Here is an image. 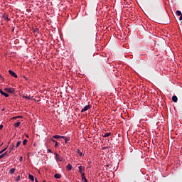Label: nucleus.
I'll return each instance as SVG.
<instances>
[{
	"label": "nucleus",
	"mask_w": 182,
	"mask_h": 182,
	"mask_svg": "<svg viewBox=\"0 0 182 182\" xmlns=\"http://www.w3.org/2000/svg\"><path fill=\"white\" fill-rule=\"evenodd\" d=\"M136 3L138 4L139 6H140V8H146V3H144V1H136Z\"/></svg>",
	"instance_id": "1"
},
{
	"label": "nucleus",
	"mask_w": 182,
	"mask_h": 182,
	"mask_svg": "<svg viewBox=\"0 0 182 182\" xmlns=\"http://www.w3.org/2000/svg\"><path fill=\"white\" fill-rule=\"evenodd\" d=\"M55 160H57V161H63V158H62V156H60L59 154H58V153H55Z\"/></svg>",
	"instance_id": "2"
},
{
	"label": "nucleus",
	"mask_w": 182,
	"mask_h": 182,
	"mask_svg": "<svg viewBox=\"0 0 182 182\" xmlns=\"http://www.w3.org/2000/svg\"><path fill=\"white\" fill-rule=\"evenodd\" d=\"M4 90L7 93H14V92H15V90L12 87L5 88Z\"/></svg>",
	"instance_id": "3"
},
{
	"label": "nucleus",
	"mask_w": 182,
	"mask_h": 182,
	"mask_svg": "<svg viewBox=\"0 0 182 182\" xmlns=\"http://www.w3.org/2000/svg\"><path fill=\"white\" fill-rule=\"evenodd\" d=\"M90 107H92V106L90 105H86L85 107H84L82 110L81 112L83 113L85 112H87V110H89V109H90Z\"/></svg>",
	"instance_id": "4"
},
{
	"label": "nucleus",
	"mask_w": 182,
	"mask_h": 182,
	"mask_svg": "<svg viewBox=\"0 0 182 182\" xmlns=\"http://www.w3.org/2000/svg\"><path fill=\"white\" fill-rule=\"evenodd\" d=\"M9 75H11V76H12L13 77H15V78L18 77V75H16V73H15V72L11 70H9Z\"/></svg>",
	"instance_id": "5"
},
{
	"label": "nucleus",
	"mask_w": 182,
	"mask_h": 182,
	"mask_svg": "<svg viewBox=\"0 0 182 182\" xmlns=\"http://www.w3.org/2000/svg\"><path fill=\"white\" fill-rule=\"evenodd\" d=\"M2 18L4 19V21H6V22H9V21H11V19L8 18V15L6 14H4Z\"/></svg>",
	"instance_id": "6"
},
{
	"label": "nucleus",
	"mask_w": 182,
	"mask_h": 182,
	"mask_svg": "<svg viewBox=\"0 0 182 182\" xmlns=\"http://www.w3.org/2000/svg\"><path fill=\"white\" fill-rule=\"evenodd\" d=\"M79 168V173H80V174H85V173H83V171L85 170V167H83L82 166H80L78 167Z\"/></svg>",
	"instance_id": "7"
},
{
	"label": "nucleus",
	"mask_w": 182,
	"mask_h": 182,
	"mask_svg": "<svg viewBox=\"0 0 182 182\" xmlns=\"http://www.w3.org/2000/svg\"><path fill=\"white\" fill-rule=\"evenodd\" d=\"M0 93L5 97H9V95L6 92H4V91H2V90H0Z\"/></svg>",
	"instance_id": "8"
},
{
	"label": "nucleus",
	"mask_w": 182,
	"mask_h": 182,
	"mask_svg": "<svg viewBox=\"0 0 182 182\" xmlns=\"http://www.w3.org/2000/svg\"><path fill=\"white\" fill-rule=\"evenodd\" d=\"M53 139H65V136L54 135V136H53Z\"/></svg>",
	"instance_id": "9"
},
{
	"label": "nucleus",
	"mask_w": 182,
	"mask_h": 182,
	"mask_svg": "<svg viewBox=\"0 0 182 182\" xmlns=\"http://www.w3.org/2000/svg\"><path fill=\"white\" fill-rule=\"evenodd\" d=\"M172 100H173V102H174V103H176L177 100H178V98L177 97V96L173 95L172 97Z\"/></svg>",
	"instance_id": "10"
},
{
	"label": "nucleus",
	"mask_w": 182,
	"mask_h": 182,
	"mask_svg": "<svg viewBox=\"0 0 182 182\" xmlns=\"http://www.w3.org/2000/svg\"><path fill=\"white\" fill-rule=\"evenodd\" d=\"M65 140V143H69L70 141V137H66L65 136V138H63Z\"/></svg>",
	"instance_id": "11"
},
{
	"label": "nucleus",
	"mask_w": 182,
	"mask_h": 182,
	"mask_svg": "<svg viewBox=\"0 0 182 182\" xmlns=\"http://www.w3.org/2000/svg\"><path fill=\"white\" fill-rule=\"evenodd\" d=\"M67 168H68V170L69 171H70V170H72V168H73L72 165H71L70 164H68L67 165Z\"/></svg>",
	"instance_id": "12"
},
{
	"label": "nucleus",
	"mask_w": 182,
	"mask_h": 182,
	"mask_svg": "<svg viewBox=\"0 0 182 182\" xmlns=\"http://www.w3.org/2000/svg\"><path fill=\"white\" fill-rule=\"evenodd\" d=\"M55 178H60L62 177V175L59 174V173H55L54 175Z\"/></svg>",
	"instance_id": "13"
},
{
	"label": "nucleus",
	"mask_w": 182,
	"mask_h": 182,
	"mask_svg": "<svg viewBox=\"0 0 182 182\" xmlns=\"http://www.w3.org/2000/svg\"><path fill=\"white\" fill-rule=\"evenodd\" d=\"M9 174H14L15 173V168H12L9 171Z\"/></svg>",
	"instance_id": "14"
},
{
	"label": "nucleus",
	"mask_w": 182,
	"mask_h": 182,
	"mask_svg": "<svg viewBox=\"0 0 182 182\" xmlns=\"http://www.w3.org/2000/svg\"><path fill=\"white\" fill-rule=\"evenodd\" d=\"M28 178L31 181H35V178H33V176L31 174L28 175Z\"/></svg>",
	"instance_id": "15"
},
{
	"label": "nucleus",
	"mask_w": 182,
	"mask_h": 182,
	"mask_svg": "<svg viewBox=\"0 0 182 182\" xmlns=\"http://www.w3.org/2000/svg\"><path fill=\"white\" fill-rule=\"evenodd\" d=\"M109 136H112V133L110 132H107L103 137L106 138V137H109Z\"/></svg>",
	"instance_id": "16"
},
{
	"label": "nucleus",
	"mask_w": 182,
	"mask_h": 182,
	"mask_svg": "<svg viewBox=\"0 0 182 182\" xmlns=\"http://www.w3.org/2000/svg\"><path fill=\"white\" fill-rule=\"evenodd\" d=\"M23 99H28L29 100H32V98L31 97V96H26V95H23Z\"/></svg>",
	"instance_id": "17"
},
{
	"label": "nucleus",
	"mask_w": 182,
	"mask_h": 182,
	"mask_svg": "<svg viewBox=\"0 0 182 182\" xmlns=\"http://www.w3.org/2000/svg\"><path fill=\"white\" fill-rule=\"evenodd\" d=\"M19 126H21V122H18L14 124V127H19Z\"/></svg>",
	"instance_id": "18"
},
{
	"label": "nucleus",
	"mask_w": 182,
	"mask_h": 182,
	"mask_svg": "<svg viewBox=\"0 0 182 182\" xmlns=\"http://www.w3.org/2000/svg\"><path fill=\"white\" fill-rule=\"evenodd\" d=\"M76 153H77V154H79L80 156H83V154H82V151H80V149H77Z\"/></svg>",
	"instance_id": "19"
},
{
	"label": "nucleus",
	"mask_w": 182,
	"mask_h": 182,
	"mask_svg": "<svg viewBox=\"0 0 182 182\" xmlns=\"http://www.w3.org/2000/svg\"><path fill=\"white\" fill-rule=\"evenodd\" d=\"M132 3L130 2V1H127V3H126V5H127V8H129V6H132V4H131Z\"/></svg>",
	"instance_id": "20"
},
{
	"label": "nucleus",
	"mask_w": 182,
	"mask_h": 182,
	"mask_svg": "<svg viewBox=\"0 0 182 182\" xmlns=\"http://www.w3.org/2000/svg\"><path fill=\"white\" fill-rule=\"evenodd\" d=\"M81 177H82V181H84L85 180H87L86 176H85V173H82V174L81 175Z\"/></svg>",
	"instance_id": "21"
},
{
	"label": "nucleus",
	"mask_w": 182,
	"mask_h": 182,
	"mask_svg": "<svg viewBox=\"0 0 182 182\" xmlns=\"http://www.w3.org/2000/svg\"><path fill=\"white\" fill-rule=\"evenodd\" d=\"M21 143H22V141H18L17 142L16 146V149H18V146H21Z\"/></svg>",
	"instance_id": "22"
},
{
	"label": "nucleus",
	"mask_w": 182,
	"mask_h": 182,
	"mask_svg": "<svg viewBox=\"0 0 182 182\" xmlns=\"http://www.w3.org/2000/svg\"><path fill=\"white\" fill-rule=\"evenodd\" d=\"M55 144L54 147H55V149H58V147H59V143H58V141H55Z\"/></svg>",
	"instance_id": "23"
},
{
	"label": "nucleus",
	"mask_w": 182,
	"mask_h": 182,
	"mask_svg": "<svg viewBox=\"0 0 182 182\" xmlns=\"http://www.w3.org/2000/svg\"><path fill=\"white\" fill-rule=\"evenodd\" d=\"M182 14H181V11H176V15L178 16H181V15Z\"/></svg>",
	"instance_id": "24"
},
{
	"label": "nucleus",
	"mask_w": 182,
	"mask_h": 182,
	"mask_svg": "<svg viewBox=\"0 0 182 182\" xmlns=\"http://www.w3.org/2000/svg\"><path fill=\"white\" fill-rule=\"evenodd\" d=\"M8 149V146H6V148H4L3 150L0 151V154H2V153H4V151H6V150Z\"/></svg>",
	"instance_id": "25"
},
{
	"label": "nucleus",
	"mask_w": 182,
	"mask_h": 182,
	"mask_svg": "<svg viewBox=\"0 0 182 182\" xmlns=\"http://www.w3.org/2000/svg\"><path fill=\"white\" fill-rule=\"evenodd\" d=\"M27 143H28V140L24 139V140L23 141V146H26Z\"/></svg>",
	"instance_id": "26"
},
{
	"label": "nucleus",
	"mask_w": 182,
	"mask_h": 182,
	"mask_svg": "<svg viewBox=\"0 0 182 182\" xmlns=\"http://www.w3.org/2000/svg\"><path fill=\"white\" fill-rule=\"evenodd\" d=\"M127 3V1H124L122 4V6H123V8H126L127 5L126 4Z\"/></svg>",
	"instance_id": "27"
},
{
	"label": "nucleus",
	"mask_w": 182,
	"mask_h": 182,
	"mask_svg": "<svg viewBox=\"0 0 182 182\" xmlns=\"http://www.w3.org/2000/svg\"><path fill=\"white\" fill-rule=\"evenodd\" d=\"M21 180V176H18L17 178H16V181H19Z\"/></svg>",
	"instance_id": "28"
},
{
	"label": "nucleus",
	"mask_w": 182,
	"mask_h": 182,
	"mask_svg": "<svg viewBox=\"0 0 182 182\" xmlns=\"http://www.w3.org/2000/svg\"><path fill=\"white\" fill-rule=\"evenodd\" d=\"M6 154H7V152H5V153L2 154L0 156H3V159H4V157H5V156H6Z\"/></svg>",
	"instance_id": "29"
},
{
	"label": "nucleus",
	"mask_w": 182,
	"mask_h": 182,
	"mask_svg": "<svg viewBox=\"0 0 182 182\" xmlns=\"http://www.w3.org/2000/svg\"><path fill=\"white\" fill-rule=\"evenodd\" d=\"M50 141H53V143H55L56 141L55 139H53V138H51Z\"/></svg>",
	"instance_id": "30"
},
{
	"label": "nucleus",
	"mask_w": 182,
	"mask_h": 182,
	"mask_svg": "<svg viewBox=\"0 0 182 182\" xmlns=\"http://www.w3.org/2000/svg\"><path fill=\"white\" fill-rule=\"evenodd\" d=\"M2 129H4V125L1 124L0 125V130H2Z\"/></svg>",
	"instance_id": "31"
},
{
	"label": "nucleus",
	"mask_w": 182,
	"mask_h": 182,
	"mask_svg": "<svg viewBox=\"0 0 182 182\" xmlns=\"http://www.w3.org/2000/svg\"><path fill=\"white\" fill-rule=\"evenodd\" d=\"M47 151H48V153H52V150H50V149H48Z\"/></svg>",
	"instance_id": "32"
},
{
	"label": "nucleus",
	"mask_w": 182,
	"mask_h": 182,
	"mask_svg": "<svg viewBox=\"0 0 182 182\" xmlns=\"http://www.w3.org/2000/svg\"><path fill=\"white\" fill-rule=\"evenodd\" d=\"M179 21H182V14L179 17Z\"/></svg>",
	"instance_id": "33"
},
{
	"label": "nucleus",
	"mask_w": 182,
	"mask_h": 182,
	"mask_svg": "<svg viewBox=\"0 0 182 182\" xmlns=\"http://www.w3.org/2000/svg\"><path fill=\"white\" fill-rule=\"evenodd\" d=\"M0 79H1V80H4V77H2V75H1V74H0Z\"/></svg>",
	"instance_id": "34"
},
{
	"label": "nucleus",
	"mask_w": 182,
	"mask_h": 182,
	"mask_svg": "<svg viewBox=\"0 0 182 182\" xmlns=\"http://www.w3.org/2000/svg\"><path fill=\"white\" fill-rule=\"evenodd\" d=\"M1 159H4V156H0V160Z\"/></svg>",
	"instance_id": "35"
},
{
	"label": "nucleus",
	"mask_w": 182,
	"mask_h": 182,
	"mask_svg": "<svg viewBox=\"0 0 182 182\" xmlns=\"http://www.w3.org/2000/svg\"><path fill=\"white\" fill-rule=\"evenodd\" d=\"M13 119H18V117H13Z\"/></svg>",
	"instance_id": "36"
},
{
	"label": "nucleus",
	"mask_w": 182,
	"mask_h": 182,
	"mask_svg": "<svg viewBox=\"0 0 182 182\" xmlns=\"http://www.w3.org/2000/svg\"><path fill=\"white\" fill-rule=\"evenodd\" d=\"M83 181H84V182H88V181H87V179H85Z\"/></svg>",
	"instance_id": "37"
},
{
	"label": "nucleus",
	"mask_w": 182,
	"mask_h": 182,
	"mask_svg": "<svg viewBox=\"0 0 182 182\" xmlns=\"http://www.w3.org/2000/svg\"><path fill=\"white\" fill-rule=\"evenodd\" d=\"M35 181H36V182H39V181H38L37 178L35 179Z\"/></svg>",
	"instance_id": "38"
},
{
	"label": "nucleus",
	"mask_w": 182,
	"mask_h": 182,
	"mask_svg": "<svg viewBox=\"0 0 182 182\" xmlns=\"http://www.w3.org/2000/svg\"><path fill=\"white\" fill-rule=\"evenodd\" d=\"M20 161H22V157L20 158Z\"/></svg>",
	"instance_id": "39"
},
{
	"label": "nucleus",
	"mask_w": 182,
	"mask_h": 182,
	"mask_svg": "<svg viewBox=\"0 0 182 182\" xmlns=\"http://www.w3.org/2000/svg\"><path fill=\"white\" fill-rule=\"evenodd\" d=\"M14 147H15V146L12 145V147H11V149H14Z\"/></svg>",
	"instance_id": "40"
},
{
	"label": "nucleus",
	"mask_w": 182,
	"mask_h": 182,
	"mask_svg": "<svg viewBox=\"0 0 182 182\" xmlns=\"http://www.w3.org/2000/svg\"><path fill=\"white\" fill-rule=\"evenodd\" d=\"M4 110H5V108H3V109H2V112H4Z\"/></svg>",
	"instance_id": "41"
},
{
	"label": "nucleus",
	"mask_w": 182,
	"mask_h": 182,
	"mask_svg": "<svg viewBox=\"0 0 182 182\" xmlns=\"http://www.w3.org/2000/svg\"><path fill=\"white\" fill-rule=\"evenodd\" d=\"M19 117H19V116H18V117H17V119H19Z\"/></svg>",
	"instance_id": "42"
},
{
	"label": "nucleus",
	"mask_w": 182,
	"mask_h": 182,
	"mask_svg": "<svg viewBox=\"0 0 182 182\" xmlns=\"http://www.w3.org/2000/svg\"><path fill=\"white\" fill-rule=\"evenodd\" d=\"M83 31H85V28H82Z\"/></svg>",
	"instance_id": "43"
},
{
	"label": "nucleus",
	"mask_w": 182,
	"mask_h": 182,
	"mask_svg": "<svg viewBox=\"0 0 182 182\" xmlns=\"http://www.w3.org/2000/svg\"><path fill=\"white\" fill-rule=\"evenodd\" d=\"M4 144V143H2L1 144V146H2Z\"/></svg>",
	"instance_id": "44"
},
{
	"label": "nucleus",
	"mask_w": 182,
	"mask_h": 182,
	"mask_svg": "<svg viewBox=\"0 0 182 182\" xmlns=\"http://www.w3.org/2000/svg\"><path fill=\"white\" fill-rule=\"evenodd\" d=\"M36 31H39L38 29H36Z\"/></svg>",
	"instance_id": "45"
}]
</instances>
